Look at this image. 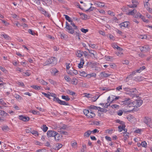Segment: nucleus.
I'll use <instances>...</instances> for the list:
<instances>
[{
  "instance_id": "nucleus-17",
  "label": "nucleus",
  "mask_w": 152,
  "mask_h": 152,
  "mask_svg": "<svg viewBox=\"0 0 152 152\" xmlns=\"http://www.w3.org/2000/svg\"><path fill=\"white\" fill-rule=\"evenodd\" d=\"M137 12V10L135 9H134L133 10H129V12L127 13V14L128 15H134V14Z\"/></svg>"
},
{
  "instance_id": "nucleus-54",
  "label": "nucleus",
  "mask_w": 152,
  "mask_h": 152,
  "mask_svg": "<svg viewBox=\"0 0 152 152\" xmlns=\"http://www.w3.org/2000/svg\"><path fill=\"white\" fill-rule=\"evenodd\" d=\"M62 146V144H58L56 145V148L57 150H58L61 148Z\"/></svg>"
},
{
  "instance_id": "nucleus-27",
  "label": "nucleus",
  "mask_w": 152,
  "mask_h": 152,
  "mask_svg": "<svg viewBox=\"0 0 152 152\" xmlns=\"http://www.w3.org/2000/svg\"><path fill=\"white\" fill-rule=\"evenodd\" d=\"M110 103H100L99 104L101 105L102 107L105 108H107V107L110 105Z\"/></svg>"
},
{
  "instance_id": "nucleus-9",
  "label": "nucleus",
  "mask_w": 152,
  "mask_h": 152,
  "mask_svg": "<svg viewBox=\"0 0 152 152\" xmlns=\"http://www.w3.org/2000/svg\"><path fill=\"white\" fill-rule=\"evenodd\" d=\"M56 132L52 131L49 130L47 132V135L48 137H54L56 135Z\"/></svg>"
},
{
  "instance_id": "nucleus-64",
  "label": "nucleus",
  "mask_w": 152,
  "mask_h": 152,
  "mask_svg": "<svg viewBox=\"0 0 152 152\" xmlns=\"http://www.w3.org/2000/svg\"><path fill=\"white\" fill-rule=\"evenodd\" d=\"M98 107H96V106H95L94 105H91L90 106V107L91 109H94V110H97Z\"/></svg>"
},
{
  "instance_id": "nucleus-15",
  "label": "nucleus",
  "mask_w": 152,
  "mask_h": 152,
  "mask_svg": "<svg viewBox=\"0 0 152 152\" xmlns=\"http://www.w3.org/2000/svg\"><path fill=\"white\" fill-rule=\"evenodd\" d=\"M129 24V22L126 21L121 23L119 25L121 28H122V27L127 28Z\"/></svg>"
},
{
  "instance_id": "nucleus-22",
  "label": "nucleus",
  "mask_w": 152,
  "mask_h": 152,
  "mask_svg": "<svg viewBox=\"0 0 152 152\" xmlns=\"http://www.w3.org/2000/svg\"><path fill=\"white\" fill-rule=\"evenodd\" d=\"M91 133V131L88 130L84 133V136L85 137H89Z\"/></svg>"
},
{
  "instance_id": "nucleus-35",
  "label": "nucleus",
  "mask_w": 152,
  "mask_h": 152,
  "mask_svg": "<svg viewBox=\"0 0 152 152\" xmlns=\"http://www.w3.org/2000/svg\"><path fill=\"white\" fill-rule=\"evenodd\" d=\"M1 36L7 40H9L10 39V38L9 36L6 34H2Z\"/></svg>"
},
{
  "instance_id": "nucleus-16",
  "label": "nucleus",
  "mask_w": 152,
  "mask_h": 152,
  "mask_svg": "<svg viewBox=\"0 0 152 152\" xmlns=\"http://www.w3.org/2000/svg\"><path fill=\"white\" fill-rule=\"evenodd\" d=\"M83 53V51L81 50H78L76 51V55L77 57L80 58L82 56Z\"/></svg>"
},
{
  "instance_id": "nucleus-53",
  "label": "nucleus",
  "mask_w": 152,
  "mask_h": 152,
  "mask_svg": "<svg viewBox=\"0 0 152 152\" xmlns=\"http://www.w3.org/2000/svg\"><path fill=\"white\" fill-rule=\"evenodd\" d=\"M0 104L3 105L7 104L6 103L3 101L2 99H0Z\"/></svg>"
},
{
  "instance_id": "nucleus-21",
  "label": "nucleus",
  "mask_w": 152,
  "mask_h": 152,
  "mask_svg": "<svg viewBox=\"0 0 152 152\" xmlns=\"http://www.w3.org/2000/svg\"><path fill=\"white\" fill-rule=\"evenodd\" d=\"M100 76L103 77H109L110 75L108 74L105 72H102L100 74Z\"/></svg>"
},
{
  "instance_id": "nucleus-42",
  "label": "nucleus",
  "mask_w": 152,
  "mask_h": 152,
  "mask_svg": "<svg viewBox=\"0 0 152 152\" xmlns=\"http://www.w3.org/2000/svg\"><path fill=\"white\" fill-rule=\"evenodd\" d=\"M141 18L143 21L146 22L148 23V20H146L145 19V17L143 15H142L141 16V17H140Z\"/></svg>"
},
{
  "instance_id": "nucleus-41",
  "label": "nucleus",
  "mask_w": 152,
  "mask_h": 152,
  "mask_svg": "<svg viewBox=\"0 0 152 152\" xmlns=\"http://www.w3.org/2000/svg\"><path fill=\"white\" fill-rule=\"evenodd\" d=\"M64 16L65 17V18L66 20H68L69 22H71L72 20H71V18L69 16L66 15H64Z\"/></svg>"
},
{
  "instance_id": "nucleus-50",
  "label": "nucleus",
  "mask_w": 152,
  "mask_h": 152,
  "mask_svg": "<svg viewBox=\"0 0 152 152\" xmlns=\"http://www.w3.org/2000/svg\"><path fill=\"white\" fill-rule=\"evenodd\" d=\"M32 130V129L31 128H27L25 129L26 132V133H31V131Z\"/></svg>"
},
{
  "instance_id": "nucleus-19",
  "label": "nucleus",
  "mask_w": 152,
  "mask_h": 152,
  "mask_svg": "<svg viewBox=\"0 0 152 152\" xmlns=\"http://www.w3.org/2000/svg\"><path fill=\"white\" fill-rule=\"evenodd\" d=\"M56 134V135L54 137L56 141H58L60 140L59 138H61V136L59 134H58L57 132Z\"/></svg>"
},
{
  "instance_id": "nucleus-24",
  "label": "nucleus",
  "mask_w": 152,
  "mask_h": 152,
  "mask_svg": "<svg viewBox=\"0 0 152 152\" xmlns=\"http://www.w3.org/2000/svg\"><path fill=\"white\" fill-rule=\"evenodd\" d=\"M35 137H37L39 136V133L37 131L32 129L31 133Z\"/></svg>"
},
{
  "instance_id": "nucleus-48",
  "label": "nucleus",
  "mask_w": 152,
  "mask_h": 152,
  "mask_svg": "<svg viewBox=\"0 0 152 152\" xmlns=\"http://www.w3.org/2000/svg\"><path fill=\"white\" fill-rule=\"evenodd\" d=\"M71 23V25H72V26L74 28L75 30H76L77 29V27L76 26L75 24V23L71 21V22H70Z\"/></svg>"
},
{
  "instance_id": "nucleus-11",
  "label": "nucleus",
  "mask_w": 152,
  "mask_h": 152,
  "mask_svg": "<svg viewBox=\"0 0 152 152\" xmlns=\"http://www.w3.org/2000/svg\"><path fill=\"white\" fill-rule=\"evenodd\" d=\"M132 5H129L128 6L130 8H134L136 7L138 4L137 0H133L132 1Z\"/></svg>"
},
{
  "instance_id": "nucleus-37",
  "label": "nucleus",
  "mask_w": 152,
  "mask_h": 152,
  "mask_svg": "<svg viewBox=\"0 0 152 152\" xmlns=\"http://www.w3.org/2000/svg\"><path fill=\"white\" fill-rule=\"evenodd\" d=\"M84 96L88 98H91L93 96L92 95L90 94H87L86 93H85L84 94Z\"/></svg>"
},
{
  "instance_id": "nucleus-36",
  "label": "nucleus",
  "mask_w": 152,
  "mask_h": 152,
  "mask_svg": "<svg viewBox=\"0 0 152 152\" xmlns=\"http://www.w3.org/2000/svg\"><path fill=\"white\" fill-rule=\"evenodd\" d=\"M105 59L108 61H111L113 60V57L109 56H106Z\"/></svg>"
},
{
  "instance_id": "nucleus-33",
  "label": "nucleus",
  "mask_w": 152,
  "mask_h": 152,
  "mask_svg": "<svg viewBox=\"0 0 152 152\" xmlns=\"http://www.w3.org/2000/svg\"><path fill=\"white\" fill-rule=\"evenodd\" d=\"M96 76V75L95 73H92L87 75H86V77L88 78H90L91 77H95Z\"/></svg>"
},
{
  "instance_id": "nucleus-20",
  "label": "nucleus",
  "mask_w": 152,
  "mask_h": 152,
  "mask_svg": "<svg viewBox=\"0 0 152 152\" xmlns=\"http://www.w3.org/2000/svg\"><path fill=\"white\" fill-rule=\"evenodd\" d=\"M31 87V88L37 90H38L40 89L41 88V86H38L37 85H32Z\"/></svg>"
},
{
  "instance_id": "nucleus-1",
  "label": "nucleus",
  "mask_w": 152,
  "mask_h": 152,
  "mask_svg": "<svg viewBox=\"0 0 152 152\" xmlns=\"http://www.w3.org/2000/svg\"><path fill=\"white\" fill-rule=\"evenodd\" d=\"M50 94V96L53 97L54 98L53 99V101H56V102H58L61 105H69V104L68 103L66 102L65 101L61 100H60L58 97H56V95L54 93H51L48 92Z\"/></svg>"
},
{
  "instance_id": "nucleus-34",
  "label": "nucleus",
  "mask_w": 152,
  "mask_h": 152,
  "mask_svg": "<svg viewBox=\"0 0 152 152\" xmlns=\"http://www.w3.org/2000/svg\"><path fill=\"white\" fill-rule=\"evenodd\" d=\"M42 13L45 16L47 17L48 18H50V15L45 10L43 11H42Z\"/></svg>"
},
{
  "instance_id": "nucleus-39",
  "label": "nucleus",
  "mask_w": 152,
  "mask_h": 152,
  "mask_svg": "<svg viewBox=\"0 0 152 152\" xmlns=\"http://www.w3.org/2000/svg\"><path fill=\"white\" fill-rule=\"evenodd\" d=\"M22 75L25 76H29L31 75L30 72H23L22 73Z\"/></svg>"
},
{
  "instance_id": "nucleus-13",
  "label": "nucleus",
  "mask_w": 152,
  "mask_h": 152,
  "mask_svg": "<svg viewBox=\"0 0 152 152\" xmlns=\"http://www.w3.org/2000/svg\"><path fill=\"white\" fill-rule=\"evenodd\" d=\"M124 104L126 105H127L129 107L131 106V103L132 102L130 99L127 98H126L125 100L124 101Z\"/></svg>"
},
{
  "instance_id": "nucleus-45",
  "label": "nucleus",
  "mask_w": 152,
  "mask_h": 152,
  "mask_svg": "<svg viewBox=\"0 0 152 152\" xmlns=\"http://www.w3.org/2000/svg\"><path fill=\"white\" fill-rule=\"evenodd\" d=\"M67 93L68 94L71 95H74L75 94V93L74 92L69 90L67 91Z\"/></svg>"
},
{
  "instance_id": "nucleus-4",
  "label": "nucleus",
  "mask_w": 152,
  "mask_h": 152,
  "mask_svg": "<svg viewBox=\"0 0 152 152\" xmlns=\"http://www.w3.org/2000/svg\"><path fill=\"white\" fill-rule=\"evenodd\" d=\"M66 31L69 33L73 34L75 32L74 30H75L74 28H72L71 26L67 22H66Z\"/></svg>"
},
{
  "instance_id": "nucleus-14",
  "label": "nucleus",
  "mask_w": 152,
  "mask_h": 152,
  "mask_svg": "<svg viewBox=\"0 0 152 152\" xmlns=\"http://www.w3.org/2000/svg\"><path fill=\"white\" fill-rule=\"evenodd\" d=\"M88 5L87 4H84V6L85 7V8L84 9L86 10V11H91L94 10V8L93 7H92L91 6L90 7H87V6Z\"/></svg>"
},
{
  "instance_id": "nucleus-44",
  "label": "nucleus",
  "mask_w": 152,
  "mask_h": 152,
  "mask_svg": "<svg viewBox=\"0 0 152 152\" xmlns=\"http://www.w3.org/2000/svg\"><path fill=\"white\" fill-rule=\"evenodd\" d=\"M58 72V70L56 69H54L51 71V73L53 75H55Z\"/></svg>"
},
{
  "instance_id": "nucleus-7",
  "label": "nucleus",
  "mask_w": 152,
  "mask_h": 152,
  "mask_svg": "<svg viewBox=\"0 0 152 152\" xmlns=\"http://www.w3.org/2000/svg\"><path fill=\"white\" fill-rule=\"evenodd\" d=\"M123 89L124 90L126 91V94L130 95V96L132 97L134 96V91L132 89H129L128 88H125Z\"/></svg>"
},
{
  "instance_id": "nucleus-62",
  "label": "nucleus",
  "mask_w": 152,
  "mask_h": 152,
  "mask_svg": "<svg viewBox=\"0 0 152 152\" xmlns=\"http://www.w3.org/2000/svg\"><path fill=\"white\" fill-rule=\"evenodd\" d=\"M48 80L49 82L51 84L54 85L56 84V82L51 79H48Z\"/></svg>"
},
{
  "instance_id": "nucleus-28",
  "label": "nucleus",
  "mask_w": 152,
  "mask_h": 152,
  "mask_svg": "<svg viewBox=\"0 0 152 152\" xmlns=\"http://www.w3.org/2000/svg\"><path fill=\"white\" fill-rule=\"evenodd\" d=\"M143 79V78L140 76H137L135 77V80L136 81H141Z\"/></svg>"
},
{
  "instance_id": "nucleus-60",
  "label": "nucleus",
  "mask_w": 152,
  "mask_h": 152,
  "mask_svg": "<svg viewBox=\"0 0 152 152\" xmlns=\"http://www.w3.org/2000/svg\"><path fill=\"white\" fill-rule=\"evenodd\" d=\"M113 131V130L112 129L111 130L107 129V130H106L105 131L106 133H107L109 134H111L112 133Z\"/></svg>"
},
{
  "instance_id": "nucleus-56",
  "label": "nucleus",
  "mask_w": 152,
  "mask_h": 152,
  "mask_svg": "<svg viewBox=\"0 0 152 152\" xmlns=\"http://www.w3.org/2000/svg\"><path fill=\"white\" fill-rule=\"evenodd\" d=\"M42 94L44 95L46 97L50 99V94H47L45 92H42Z\"/></svg>"
},
{
  "instance_id": "nucleus-43",
  "label": "nucleus",
  "mask_w": 152,
  "mask_h": 152,
  "mask_svg": "<svg viewBox=\"0 0 152 152\" xmlns=\"http://www.w3.org/2000/svg\"><path fill=\"white\" fill-rule=\"evenodd\" d=\"M143 48L145 49V51H148L150 50L149 47L148 45H145L143 46Z\"/></svg>"
},
{
  "instance_id": "nucleus-25",
  "label": "nucleus",
  "mask_w": 152,
  "mask_h": 152,
  "mask_svg": "<svg viewBox=\"0 0 152 152\" xmlns=\"http://www.w3.org/2000/svg\"><path fill=\"white\" fill-rule=\"evenodd\" d=\"M41 129L44 132H46L48 129V128L44 124L41 127Z\"/></svg>"
},
{
  "instance_id": "nucleus-51",
  "label": "nucleus",
  "mask_w": 152,
  "mask_h": 152,
  "mask_svg": "<svg viewBox=\"0 0 152 152\" xmlns=\"http://www.w3.org/2000/svg\"><path fill=\"white\" fill-rule=\"evenodd\" d=\"M115 54L118 56H121L123 54V53L121 51L116 52Z\"/></svg>"
},
{
  "instance_id": "nucleus-26",
  "label": "nucleus",
  "mask_w": 152,
  "mask_h": 152,
  "mask_svg": "<svg viewBox=\"0 0 152 152\" xmlns=\"http://www.w3.org/2000/svg\"><path fill=\"white\" fill-rule=\"evenodd\" d=\"M42 1L46 5H49L51 4L52 3L51 0H42Z\"/></svg>"
},
{
  "instance_id": "nucleus-63",
  "label": "nucleus",
  "mask_w": 152,
  "mask_h": 152,
  "mask_svg": "<svg viewBox=\"0 0 152 152\" xmlns=\"http://www.w3.org/2000/svg\"><path fill=\"white\" fill-rule=\"evenodd\" d=\"M66 69L67 70H69L71 66L70 64L69 63H66Z\"/></svg>"
},
{
  "instance_id": "nucleus-12",
  "label": "nucleus",
  "mask_w": 152,
  "mask_h": 152,
  "mask_svg": "<svg viewBox=\"0 0 152 152\" xmlns=\"http://www.w3.org/2000/svg\"><path fill=\"white\" fill-rule=\"evenodd\" d=\"M19 119L24 121H27L30 119V118L28 117L24 116L23 115L19 116Z\"/></svg>"
},
{
  "instance_id": "nucleus-5",
  "label": "nucleus",
  "mask_w": 152,
  "mask_h": 152,
  "mask_svg": "<svg viewBox=\"0 0 152 152\" xmlns=\"http://www.w3.org/2000/svg\"><path fill=\"white\" fill-rule=\"evenodd\" d=\"M93 3L94 5L97 7L100 8H102L104 7H106V6H105V3L103 2L94 1Z\"/></svg>"
},
{
  "instance_id": "nucleus-31",
  "label": "nucleus",
  "mask_w": 152,
  "mask_h": 152,
  "mask_svg": "<svg viewBox=\"0 0 152 152\" xmlns=\"http://www.w3.org/2000/svg\"><path fill=\"white\" fill-rule=\"evenodd\" d=\"M61 98L65 100L66 101H68L70 100V98L67 96H61Z\"/></svg>"
},
{
  "instance_id": "nucleus-6",
  "label": "nucleus",
  "mask_w": 152,
  "mask_h": 152,
  "mask_svg": "<svg viewBox=\"0 0 152 152\" xmlns=\"http://www.w3.org/2000/svg\"><path fill=\"white\" fill-rule=\"evenodd\" d=\"M142 103V100H137L131 103V106L137 107L140 106Z\"/></svg>"
},
{
  "instance_id": "nucleus-29",
  "label": "nucleus",
  "mask_w": 152,
  "mask_h": 152,
  "mask_svg": "<svg viewBox=\"0 0 152 152\" xmlns=\"http://www.w3.org/2000/svg\"><path fill=\"white\" fill-rule=\"evenodd\" d=\"M14 96L18 101H20L22 99L20 96L17 94H15Z\"/></svg>"
},
{
  "instance_id": "nucleus-8",
  "label": "nucleus",
  "mask_w": 152,
  "mask_h": 152,
  "mask_svg": "<svg viewBox=\"0 0 152 152\" xmlns=\"http://www.w3.org/2000/svg\"><path fill=\"white\" fill-rule=\"evenodd\" d=\"M143 121L148 126L152 122L151 118L148 117H146L144 118L143 119Z\"/></svg>"
},
{
  "instance_id": "nucleus-23",
  "label": "nucleus",
  "mask_w": 152,
  "mask_h": 152,
  "mask_svg": "<svg viewBox=\"0 0 152 152\" xmlns=\"http://www.w3.org/2000/svg\"><path fill=\"white\" fill-rule=\"evenodd\" d=\"M125 126L124 124L122 125H120L118 126V128L119 129V131L120 132H121L122 130H125Z\"/></svg>"
},
{
  "instance_id": "nucleus-46",
  "label": "nucleus",
  "mask_w": 152,
  "mask_h": 152,
  "mask_svg": "<svg viewBox=\"0 0 152 152\" xmlns=\"http://www.w3.org/2000/svg\"><path fill=\"white\" fill-rule=\"evenodd\" d=\"M97 110L99 111L102 112H105L107 110L105 109L104 108H102L100 107H98Z\"/></svg>"
},
{
  "instance_id": "nucleus-59",
  "label": "nucleus",
  "mask_w": 152,
  "mask_h": 152,
  "mask_svg": "<svg viewBox=\"0 0 152 152\" xmlns=\"http://www.w3.org/2000/svg\"><path fill=\"white\" fill-rule=\"evenodd\" d=\"M29 33L33 35H34L35 34L34 32L31 29H29L28 30Z\"/></svg>"
},
{
  "instance_id": "nucleus-61",
  "label": "nucleus",
  "mask_w": 152,
  "mask_h": 152,
  "mask_svg": "<svg viewBox=\"0 0 152 152\" xmlns=\"http://www.w3.org/2000/svg\"><path fill=\"white\" fill-rule=\"evenodd\" d=\"M141 15H141L139 12H137V14L135 15V18H137L139 17L140 18Z\"/></svg>"
},
{
  "instance_id": "nucleus-58",
  "label": "nucleus",
  "mask_w": 152,
  "mask_h": 152,
  "mask_svg": "<svg viewBox=\"0 0 152 152\" xmlns=\"http://www.w3.org/2000/svg\"><path fill=\"white\" fill-rule=\"evenodd\" d=\"M80 30L82 32L84 33H86L88 31V29H85L84 28H82L80 29Z\"/></svg>"
},
{
  "instance_id": "nucleus-47",
  "label": "nucleus",
  "mask_w": 152,
  "mask_h": 152,
  "mask_svg": "<svg viewBox=\"0 0 152 152\" xmlns=\"http://www.w3.org/2000/svg\"><path fill=\"white\" fill-rule=\"evenodd\" d=\"M17 83L20 86L24 87L25 86L24 84L22 82L18 81L17 82Z\"/></svg>"
},
{
  "instance_id": "nucleus-57",
  "label": "nucleus",
  "mask_w": 152,
  "mask_h": 152,
  "mask_svg": "<svg viewBox=\"0 0 152 152\" xmlns=\"http://www.w3.org/2000/svg\"><path fill=\"white\" fill-rule=\"evenodd\" d=\"M0 20H1L2 23L4 24L5 26H7L10 25V23L6 21L5 20L1 19Z\"/></svg>"
},
{
  "instance_id": "nucleus-32",
  "label": "nucleus",
  "mask_w": 152,
  "mask_h": 152,
  "mask_svg": "<svg viewBox=\"0 0 152 152\" xmlns=\"http://www.w3.org/2000/svg\"><path fill=\"white\" fill-rule=\"evenodd\" d=\"M0 115L1 116H6L8 115L7 113L2 110H0Z\"/></svg>"
},
{
  "instance_id": "nucleus-2",
  "label": "nucleus",
  "mask_w": 152,
  "mask_h": 152,
  "mask_svg": "<svg viewBox=\"0 0 152 152\" xmlns=\"http://www.w3.org/2000/svg\"><path fill=\"white\" fill-rule=\"evenodd\" d=\"M57 62V61L56 58L54 57H52L47 59L43 64V65L44 66H46L47 65L52 64L53 65H54L56 64Z\"/></svg>"
},
{
  "instance_id": "nucleus-38",
  "label": "nucleus",
  "mask_w": 152,
  "mask_h": 152,
  "mask_svg": "<svg viewBox=\"0 0 152 152\" xmlns=\"http://www.w3.org/2000/svg\"><path fill=\"white\" fill-rule=\"evenodd\" d=\"M145 68V66H143L140 67L139 69H137V72L140 73Z\"/></svg>"
},
{
  "instance_id": "nucleus-40",
  "label": "nucleus",
  "mask_w": 152,
  "mask_h": 152,
  "mask_svg": "<svg viewBox=\"0 0 152 152\" xmlns=\"http://www.w3.org/2000/svg\"><path fill=\"white\" fill-rule=\"evenodd\" d=\"M100 96V95H99L98 96H94L93 97H91V98H92L91 101L92 102H94L96 101L98 99V98Z\"/></svg>"
},
{
  "instance_id": "nucleus-18",
  "label": "nucleus",
  "mask_w": 152,
  "mask_h": 152,
  "mask_svg": "<svg viewBox=\"0 0 152 152\" xmlns=\"http://www.w3.org/2000/svg\"><path fill=\"white\" fill-rule=\"evenodd\" d=\"M84 63V61L83 59L81 58L80 60V62L78 64V67L80 69L83 67V64Z\"/></svg>"
},
{
  "instance_id": "nucleus-3",
  "label": "nucleus",
  "mask_w": 152,
  "mask_h": 152,
  "mask_svg": "<svg viewBox=\"0 0 152 152\" xmlns=\"http://www.w3.org/2000/svg\"><path fill=\"white\" fill-rule=\"evenodd\" d=\"M84 114L88 118H92L95 117V115L91 109L89 110L85 109L83 111Z\"/></svg>"
},
{
  "instance_id": "nucleus-55",
  "label": "nucleus",
  "mask_w": 152,
  "mask_h": 152,
  "mask_svg": "<svg viewBox=\"0 0 152 152\" xmlns=\"http://www.w3.org/2000/svg\"><path fill=\"white\" fill-rule=\"evenodd\" d=\"M30 112L32 113L34 115H37L39 113V112L35 110H31Z\"/></svg>"
},
{
  "instance_id": "nucleus-30",
  "label": "nucleus",
  "mask_w": 152,
  "mask_h": 152,
  "mask_svg": "<svg viewBox=\"0 0 152 152\" xmlns=\"http://www.w3.org/2000/svg\"><path fill=\"white\" fill-rule=\"evenodd\" d=\"M77 80L75 78H73L71 80V83L72 84L76 85L77 83Z\"/></svg>"
},
{
  "instance_id": "nucleus-10",
  "label": "nucleus",
  "mask_w": 152,
  "mask_h": 152,
  "mask_svg": "<svg viewBox=\"0 0 152 152\" xmlns=\"http://www.w3.org/2000/svg\"><path fill=\"white\" fill-rule=\"evenodd\" d=\"M36 80L38 81L39 83H40L42 86H47L48 84V83L42 79L37 78Z\"/></svg>"
},
{
  "instance_id": "nucleus-49",
  "label": "nucleus",
  "mask_w": 152,
  "mask_h": 152,
  "mask_svg": "<svg viewBox=\"0 0 152 152\" xmlns=\"http://www.w3.org/2000/svg\"><path fill=\"white\" fill-rule=\"evenodd\" d=\"M141 145L142 147L145 148L147 146V143L145 141L142 142L141 144Z\"/></svg>"
},
{
  "instance_id": "nucleus-52",
  "label": "nucleus",
  "mask_w": 152,
  "mask_h": 152,
  "mask_svg": "<svg viewBox=\"0 0 152 152\" xmlns=\"http://www.w3.org/2000/svg\"><path fill=\"white\" fill-rule=\"evenodd\" d=\"M124 140L125 141L127 139V138L128 137V136L127 135V133L125 132L124 133Z\"/></svg>"
}]
</instances>
